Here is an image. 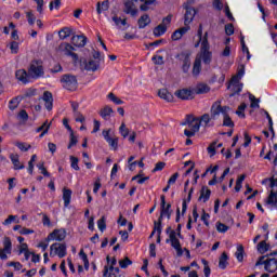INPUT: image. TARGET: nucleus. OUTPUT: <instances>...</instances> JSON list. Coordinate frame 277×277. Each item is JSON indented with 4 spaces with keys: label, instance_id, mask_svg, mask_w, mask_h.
I'll use <instances>...</instances> for the list:
<instances>
[{
    "label": "nucleus",
    "instance_id": "obj_39",
    "mask_svg": "<svg viewBox=\"0 0 277 277\" xmlns=\"http://www.w3.org/2000/svg\"><path fill=\"white\" fill-rule=\"evenodd\" d=\"M14 146H16V148H18L22 153H27L31 149V145L25 142H15Z\"/></svg>",
    "mask_w": 277,
    "mask_h": 277
},
{
    "label": "nucleus",
    "instance_id": "obj_24",
    "mask_svg": "<svg viewBox=\"0 0 277 277\" xmlns=\"http://www.w3.org/2000/svg\"><path fill=\"white\" fill-rule=\"evenodd\" d=\"M193 77H198L202 72V58L196 57L193 64Z\"/></svg>",
    "mask_w": 277,
    "mask_h": 277
},
{
    "label": "nucleus",
    "instance_id": "obj_37",
    "mask_svg": "<svg viewBox=\"0 0 277 277\" xmlns=\"http://www.w3.org/2000/svg\"><path fill=\"white\" fill-rule=\"evenodd\" d=\"M241 78H239L238 76H234L230 81L229 84L232 85H237L238 87V91L237 92H242L243 91V83L240 82Z\"/></svg>",
    "mask_w": 277,
    "mask_h": 277
},
{
    "label": "nucleus",
    "instance_id": "obj_4",
    "mask_svg": "<svg viewBox=\"0 0 277 277\" xmlns=\"http://www.w3.org/2000/svg\"><path fill=\"white\" fill-rule=\"evenodd\" d=\"M175 60L182 63V71L187 75L189 68H192V50H183L175 55Z\"/></svg>",
    "mask_w": 277,
    "mask_h": 277
},
{
    "label": "nucleus",
    "instance_id": "obj_28",
    "mask_svg": "<svg viewBox=\"0 0 277 277\" xmlns=\"http://www.w3.org/2000/svg\"><path fill=\"white\" fill-rule=\"evenodd\" d=\"M151 23L150 15L148 14H143L138 19H137V25L138 29H146L148 25Z\"/></svg>",
    "mask_w": 277,
    "mask_h": 277
},
{
    "label": "nucleus",
    "instance_id": "obj_30",
    "mask_svg": "<svg viewBox=\"0 0 277 277\" xmlns=\"http://www.w3.org/2000/svg\"><path fill=\"white\" fill-rule=\"evenodd\" d=\"M166 31H168V26H166V24H160L154 28L153 34L155 38H161V36L166 34Z\"/></svg>",
    "mask_w": 277,
    "mask_h": 277
},
{
    "label": "nucleus",
    "instance_id": "obj_21",
    "mask_svg": "<svg viewBox=\"0 0 277 277\" xmlns=\"http://www.w3.org/2000/svg\"><path fill=\"white\" fill-rule=\"evenodd\" d=\"M211 198V189L208 186H202L200 189V196L198 198L199 202H209Z\"/></svg>",
    "mask_w": 277,
    "mask_h": 277
},
{
    "label": "nucleus",
    "instance_id": "obj_58",
    "mask_svg": "<svg viewBox=\"0 0 277 277\" xmlns=\"http://www.w3.org/2000/svg\"><path fill=\"white\" fill-rule=\"evenodd\" d=\"M119 133L124 138L129 137V130L127 128V124L121 123V126L119 127Z\"/></svg>",
    "mask_w": 277,
    "mask_h": 277
},
{
    "label": "nucleus",
    "instance_id": "obj_57",
    "mask_svg": "<svg viewBox=\"0 0 277 277\" xmlns=\"http://www.w3.org/2000/svg\"><path fill=\"white\" fill-rule=\"evenodd\" d=\"M70 140H69V144L67 146L68 150H70V148H72V146H77L79 140H77V136H75V132H71L69 135Z\"/></svg>",
    "mask_w": 277,
    "mask_h": 277
},
{
    "label": "nucleus",
    "instance_id": "obj_7",
    "mask_svg": "<svg viewBox=\"0 0 277 277\" xmlns=\"http://www.w3.org/2000/svg\"><path fill=\"white\" fill-rule=\"evenodd\" d=\"M67 253L66 243L54 242L50 246V256H58V259H64Z\"/></svg>",
    "mask_w": 277,
    "mask_h": 277
},
{
    "label": "nucleus",
    "instance_id": "obj_41",
    "mask_svg": "<svg viewBox=\"0 0 277 277\" xmlns=\"http://www.w3.org/2000/svg\"><path fill=\"white\" fill-rule=\"evenodd\" d=\"M269 251V243H267L266 240L261 241L260 243H258V252H260V254H265V252Z\"/></svg>",
    "mask_w": 277,
    "mask_h": 277
},
{
    "label": "nucleus",
    "instance_id": "obj_45",
    "mask_svg": "<svg viewBox=\"0 0 277 277\" xmlns=\"http://www.w3.org/2000/svg\"><path fill=\"white\" fill-rule=\"evenodd\" d=\"M227 90H230V92H232V93L229 94V98H233V97H235V96L241 94V92H238L239 87H237V84H230V83H228Z\"/></svg>",
    "mask_w": 277,
    "mask_h": 277
},
{
    "label": "nucleus",
    "instance_id": "obj_35",
    "mask_svg": "<svg viewBox=\"0 0 277 277\" xmlns=\"http://www.w3.org/2000/svg\"><path fill=\"white\" fill-rule=\"evenodd\" d=\"M71 35L72 29H70L69 27H64L58 31V38L61 40H66V38H70Z\"/></svg>",
    "mask_w": 277,
    "mask_h": 277
},
{
    "label": "nucleus",
    "instance_id": "obj_3",
    "mask_svg": "<svg viewBox=\"0 0 277 277\" xmlns=\"http://www.w3.org/2000/svg\"><path fill=\"white\" fill-rule=\"evenodd\" d=\"M211 45L209 44V32H205L203 40L201 43V60L206 66L211 64V60H213V53L210 51Z\"/></svg>",
    "mask_w": 277,
    "mask_h": 277
},
{
    "label": "nucleus",
    "instance_id": "obj_61",
    "mask_svg": "<svg viewBox=\"0 0 277 277\" xmlns=\"http://www.w3.org/2000/svg\"><path fill=\"white\" fill-rule=\"evenodd\" d=\"M267 255H262L259 258V260L255 263V266L259 267V265H264V269H267Z\"/></svg>",
    "mask_w": 277,
    "mask_h": 277
},
{
    "label": "nucleus",
    "instance_id": "obj_27",
    "mask_svg": "<svg viewBox=\"0 0 277 277\" xmlns=\"http://www.w3.org/2000/svg\"><path fill=\"white\" fill-rule=\"evenodd\" d=\"M11 162L13 163V170H25V164H21V159L18 154L10 155Z\"/></svg>",
    "mask_w": 277,
    "mask_h": 277
},
{
    "label": "nucleus",
    "instance_id": "obj_53",
    "mask_svg": "<svg viewBox=\"0 0 277 277\" xmlns=\"http://www.w3.org/2000/svg\"><path fill=\"white\" fill-rule=\"evenodd\" d=\"M97 228L98 230H101V233H105V230L107 229V223H106L105 216H102L97 221Z\"/></svg>",
    "mask_w": 277,
    "mask_h": 277
},
{
    "label": "nucleus",
    "instance_id": "obj_46",
    "mask_svg": "<svg viewBox=\"0 0 277 277\" xmlns=\"http://www.w3.org/2000/svg\"><path fill=\"white\" fill-rule=\"evenodd\" d=\"M79 256L84 263V269L88 272V269H90V260H88V254H85V251H83V249L80 250Z\"/></svg>",
    "mask_w": 277,
    "mask_h": 277
},
{
    "label": "nucleus",
    "instance_id": "obj_5",
    "mask_svg": "<svg viewBox=\"0 0 277 277\" xmlns=\"http://www.w3.org/2000/svg\"><path fill=\"white\" fill-rule=\"evenodd\" d=\"M196 0H188L183 3L182 8L185 10L184 13V25H192L194 23V18H196V14H198V11L196 8L192 6Z\"/></svg>",
    "mask_w": 277,
    "mask_h": 277
},
{
    "label": "nucleus",
    "instance_id": "obj_13",
    "mask_svg": "<svg viewBox=\"0 0 277 277\" xmlns=\"http://www.w3.org/2000/svg\"><path fill=\"white\" fill-rule=\"evenodd\" d=\"M111 133V130H103L102 135L107 142V144L110 146L113 150H118V137H111L109 134Z\"/></svg>",
    "mask_w": 277,
    "mask_h": 277
},
{
    "label": "nucleus",
    "instance_id": "obj_6",
    "mask_svg": "<svg viewBox=\"0 0 277 277\" xmlns=\"http://www.w3.org/2000/svg\"><path fill=\"white\" fill-rule=\"evenodd\" d=\"M61 83L64 90H68L69 92H75L77 90L79 82L77 81V76L65 74L61 77Z\"/></svg>",
    "mask_w": 277,
    "mask_h": 277
},
{
    "label": "nucleus",
    "instance_id": "obj_36",
    "mask_svg": "<svg viewBox=\"0 0 277 277\" xmlns=\"http://www.w3.org/2000/svg\"><path fill=\"white\" fill-rule=\"evenodd\" d=\"M111 114H114V108L109 106H105L100 110V116L103 118V120H107Z\"/></svg>",
    "mask_w": 277,
    "mask_h": 277
},
{
    "label": "nucleus",
    "instance_id": "obj_62",
    "mask_svg": "<svg viewBox=\"0 0 277 277\" xmlns=\"http://www.w3.org/2000/svg\"><path fill=\"white\" fill-rule=\"evenodd\" d=\"M249 100L251 101L250 107H251L252 109H256V108L260 107V105H259V100H256V97H255L254 95L249 94Z\"/></svg>",
    "mask_w": 277,
    "mask_h": 277
},
{
    "label": "nucleus",
    "instance_id": "obj_44",
    "mask_svg": "<svg viewBox=\"0 0 277 277\" xmlns=\"http://www.w3.org/2000/svg\"><path fill=\"white\" fill-rule=\"evenodd\" d=\"M69 161H70V168H72V170H76V172H79V170H81V168L79 167V158L75 156H70Z\"/></svg>",
    "mask_w": 277,
    "mask_h": 277
},
{
    "label": "nucleus",
    "instance_id": "obj_19",
    "mask_svg": "<svg viewBox=\"0 0 277 277\" xmlns=\"http://www.w3.org/2000/svg\"><path fill=\"white\" fill-rule=\"evenodd\" d=\"M194 94H209L211 92V87L207 83H198L195 88H193Z\"/></svg>",
    "mask_w": 277,
    "mask_h": 277
},
{
    "label": "nucleus",
    "instance_id": "obj_33",
    "mask_svg": "<svg viewBox=\"0 0 277 277\" xmlns=\"http://www.w3.org/2000/svg\"><path fill=\"white\" fill-rule=\"evenodd\" d=\"M219 267L220 269H226L228 267V254L223 252L219 259Z\"/></svg>",
    "mask_w": 277,
    "mask_h": 277
},
{
    "label": "nucleus",
    "instance_id": "obj_10",
    "mask_svg": "<svg viewBox=\"0 0 277 277\" xmlns=\"http://www.w3.org/2000/svg\"><path fill=\"white\" fill-rule=\"evenodd\" d=\"M175 96H177L181 101H194V98H196L194 89L187 88L175 91Z\"/></svg>",
    "mask_w": 277,
    "mask_h": 277
},
{
    "label": "nucleus",
    "instance_id": "obj_20",
    "mask_svg": "<svg viewBox=\"0 0 277 277\" xmlns=\"http://www.w3.org/2000/svg\"><path fill=\"white\" fill-rule=\"evenodd\" d=\"M100 66H101V61H94V60H90L89 62L85 61L84 70L96 72Z\"/></svg>",
    "mask_w": 277,
    "mask_h": 277
},
{
    "label": "nucleus",
    "instance_id": "obj_50",
    "mask_svg": "<svg viewBox=\"0 0 277 277\" xmlns=\"http://www.w3.org/2000/svg\"><path fill=\"white\" fill-rule=\"evenodd\" d=\"M107 98L110 100L115 105H124V101L120 100L114 93H108Z\"/></svg>",
    "mask_w": 277,
    "mask_h": 277
},
{
    "label": "nucleus",
    "instance_id": "obj_59",
    "mask_svg": "<svg viewBox=\"0 0 277 277\" xmlns=\"http://www.w3.org/2000/svg\"><path fill=\"white\" fill-rule=\"evenodd\" d=\"M199 120H200V124H202V122H203L206 124V127H207V124H209V122H211V120H213V118H211V113H210V115L209 114H203L199 118Z\"/></svg>",
    "mask_w": 277,
    "mask_h": 277
},
{
    "label": "nucleus",
    "instance_id": "obj_49",
    "mask_svg": "<svg viewBox=\"0 0 277 277\" xmlns=\"http://www.w3.org/2000/svg\"><path fill=\"white\" fill-rule=\"evenodd\" d=\"M240 44H241L242 53H246L247 60H250L251 55H250V50L248 49V45H246V37L243 36L240 37Z\"/></svg>",
    "mask_w": 277,
    "mask_h": 277
},
{
    "label": "nucleus",
    "instance_id": "obj_12",
    "mask_svg": "<svg viewBox=\"0 0 277 277\" xmlns=\"http://www.w3.org/2000/svg\"><path fill=\"white\" fill-rule=\"evenodd\" d=\"M66 239V229H54L47 237V241H64Z\"/></svg>",
    "mask_w": 277,
    "mask_h": 277
},
{
    "label": "nucleus",
    "instance_id": "obj_2",
    "mask_svg": "<svg viewBox=\"0 0 277 277\" xmlns=\"http://www.w3.org/2000/svg\"><path fill=\"white\" fill-rule=\"evenodd\" d=\"M27 70L31 81H38L44 77V66L40 60H32Z\"/></svg>",
    "mask_w": 277,
    "mask_h": 277
},
{
    "label": "nucleus",
    "instance_id": "obj_31",
    "mask_svg": "<svg viewBox=\"0 0 277 277\" xmlns=\"http://www.w3.org/2000/svg\"><path fill=\"white\" fill-rule=\"evenodd\" d=\"M192 196H194V187L189 189L187 198L182 202V215L187 213V202H192Z\"/></svg>",
    "mask_w": 277,
    "mask_h": 277
},
{
    "label": "nucleus",
    "instance_id": "obj_64",
    "mask_svg": "<svg viewBox=\"0 0 277 277\" xmlns=\"http://www.w3.org/2000/svg\"><path fill=\"white\" fill-rule=\"evenodd\" d=\"M225 34L226 36H233L235 34V26L233 24L225 25Z\"/></svg>",
    "mask_w": 277,
    "mask_h": 277
},
{
    "label": "nucleus",
    "instance_id": "obj_11",
    "mask_svg": "<svg viewBox=\"0 0 277 277\" xmlns=\"http://www.w3.org/2000/svg\"><path fill=\"white\" fill-rule=\"evenodd\" d=\"M60 51H63L67 57H72L74 62H79V55L72 51H75V47L70 43H61L58 47Z\"/></svg>",
    "mask_w": 277,
    "mask_h": 277
},
{
    "label": "nucleus",
    "instance_id": "obj_23",
    "mask_svg": "<svg viewBox=\"0 0 277 277\" xmlns=\"http://www.w3.org/2000/svg\"><path fill=\"white\" fill-rule=\"evenodd\" d=\"M72 200V190L70 188H63V201L64 207L67 209V207L70 206V201Z\"/></svg>",
    "mask_w": 277,
    "mask_h": 277
},
{
    "label": "nucleus",
    "instance_id": "obj_40",
    "mask_svg": "<svg viewBox=\"0 0 277 277\" xmlns=\"http://www.w3.org/2000/svg\"><path fill=\"white\" fill-rule=\"evenodd\" d=\"M150 5H157V0H146L145 3L140 5L141 12H148Z\"/></svg>",
    "mask_w": 277,
    "mask_h": 277
},
{
    "label": "nucleus",
    "instance_id": "obj_42",
    "mask_svg": "<svg viewBox=\"0 0 277 277\" xmlns=\"http://www.w3.org/2000/svg\"><path fill=\"white\" fill-rule=\"evenodd\" d=\"M38 94V89H34V88H29L26 89L25 92L22 95V100L23 98H31L32 96H36Z\"/></svg>",
    "mask_w": 277,
    "mask_h": 277
},
{
    "label": "nucleus",
    "instance_id": "obj_22",
    "mask_svg": "<svg viewBox=\"0 0 277 277\" xmlns=\"http://www.w3.org/2000/svg\"><path fill=\"white\" fill-rule=\"evenodd\" d=\"M158 96L163 101H167V103L174 102V95L170 91H168V89H160L158 91Z\"/></svg>",
    "mask_w": 277,
    "mask_h": 277
},
{
    "label": "nucleus",
    "instance_id": "obj_56",
    "mask_svg": "<svg viewBox=\"0 0 277 277\" xmlns=\"http://www.w3.org/2000/svg\"><path fill=\"white\" fill-rule=\"evenodd\" d=\"M26 18L28 21V25H30L31 27H34V25H36V15H34V12L28 11L26 13Z\"/></svg>",
    "mask_w": 277,
    "mask_h": 277
},
{
    "label": "nucleus",
    "instance_id": "obj_63",
    "mask_svg": "<svg viewBox=\"0 0 277 277\" xmlns=\"http://www.w3.org/2000/svg\"><path fill=\"white\" fill-rule=\"evenodd\" d=\"M10 49H11V53H12L13 55H16V53H18V49H19L18 42L12 41V42L10 43Z\"/></svg>",
    "mask_w": 277,
    "mask_h": 277
},
{
    "label": "nucleus",
    "instance_id": "obj_15",
    "mask_svg": "<svg viewBox=\"0 0 277 277\" xmlns=\"http://www.w3.org/2000/svg\"><path fill=\"white\" fill-rule=\"evenodd\" d=\"M200 129V118L195 117L194 115H186L184 121L181 122L182 127H194V124H198Z\"/></svg>",
    "mask_w": 277,
    "mask_h": 277
},
{
    "label": "nucleus",
    "instance_id": "obj_1",
    "mask_svg": "<svg viewBox=\"0 0 277 277\" xmlns=\"http://www.w3.org/2000/svg\"><path fill=\"white\" fill-rule=\"evenodd\" d=\"M228 111H230V106H222V101L220 100L214 102L210 108L212 120H217V118H220V114H222L223 127H229V129H233L235 127V122H233Z\"/></svg>",
    "mask_w": 277,
    "mask_h": 277
},
{
    "label": "nucleus",
    "instance_id": "obj_25",
    "mask_svg": "<svg viewBox=\"0 0 277 277\" xmlns=\"http://www.w3.org/2000/svg\"><path fill=\"white\" fill-rule=\"evenodd\" d=\"M117 274H120V267L107 266V265L104 266L103 277L117 276Z\"/></svg>",
    "mask_w": 277,
    "mask_h": 277
},
{
    "label": "nucleus",
    "instance_id": "obj_14",
    "mask_svg": "<svg viewBox=\"0 0 277 277\" xmlns=\"http://www.w3.org/2000/svg\"><path fill=\"white\" fill-rule=\"evenodd\" d=\"M71 43L78 49H83L88 44V37L85 35H75L71 37Z\"/></svg>",
    "mask_w": 277,
    "mask_h": 277
},
{
    "label": "nucleus",
    "instance_id": "obj_38",
    "mask_svg": "<svg viewBox=\"0 0 277 277\" xmlns=\"http://www.w3.org/2000/svg\"><path fill=\"white\" fill-rule=\"evenodd\" d=\"M21 101H23V98L18 96L11 98L9 102V109L11 111H14V109H16L18 105H21Z\"/></svg>",
    "mask_w": 277,
    "mask_h": 277
},
{
    "label": "nucleus",
    "instance_id": "obj_9",
    "mask_svg": "<svg viewBox=\"0 0 277 277\" xmlns=\"http://www.w3.org/2000/svg\"><path fill=\"white\" fill-rule=\"evenodd\" d=\"M15 79L23 85H29V83H34L31 77L29 76L28 69H17L15 71Z\"/></svg>",
    "mask_w": 277,
    "mask_h": 277
},
{
    "label": "nucleus",
    "instance_id": "obj_55",
    "mask_svg": "<svg viewBox=\"0 0 277 277\" xmlns=\"http://www.w3.org/2000/svg\"><path fill=\"white\" fill-rule=\"evenodd\" d=\"M151 62H154L156 66H163V64H166V61H163V56L161 55H154Z\"/></svg>",
    "mask_w": 277,
    "mask_h": 277
},
{
    "label": "nucleus",
    "instance_id": "obj_47",
    "mask_svg": "<svg viewBox=\"0 0 277 277\" xmlns=\"http://www.w3.org/2000/svg\"><path fill=\"white\" fill-rule=\"evenodd\" d=\"M267 205L277 206V192L272 190L267 198Z\"/></svg>",
    "mask_w": 277,
    "mask_h": 277
},
{
    "label": "nucleus",
    "instance_id": "obj_17",
    "mask_svg": "<svg viewBox=\"0 0 277 277\" xmlns=\"http://www.w3.org/2000/svg\"><path fill=\"white\" fill-rule=\"evenodd\" d=\"M160 213H162V215L172 213V203L166 202V195L160 196Z\"/></svg>",
    "mask_w": 277,
    "mask_h": 277
},
{
    "label": "nucleus",
    "instance_id": "obj_8",
    "mask_svg": "<svg viewBox=\"0 0 277 277\" xmlns=\"http://www.w3.org/2000/svg\"><path fill=\"white\" fill-rule=\"evenodd\" d=\"M166 243H171V248L176 250V255L183 256V248L181 247V240L176 237V232L170 233V239H166Z\"/></svg>",
    "mask_w": 277,
    "mask_h": 277
},
{
    "label": "nucleus",
    "instance_id": "obj_60",
    "mask_svg": "<svg viewBox=\"0 0 277 277\" xmlns=\"http://www.w3.org/2000/svg\"><path fill=\"white\" fill-rule=\"evenodd\" d=\"M228 225H226V224H224V223H222V222H217L216 223V230H217V233H226L227 230H228Z\"/></svg>",
    "mask_w": 277,
    "mask_h": 277
},
{
    "label": "nucleus",
    "instance_id": "obj_48",
    "mask_svg": "<svg viewBox=\"0 0 277 277\" xmlns=\"http://www.w3.org/2000/svg\"><path fill=\"white\" fill-rule=\"evenodd\" d=\"M248 107V105L246 103H241L238 106V110H236V116H238V118H246V108Z\"/></svg>",
    "mask_w": 277,
    "mask_h": 277
},
{
    "label": "nucleus",
    "instance_id": "obj_26",
    "mask_svg": "<svg viewBox=\"0 0 277 277\" xmlns=\"http://www.w3.org/2000/svg\"><path fill=\"white\" fill-rule=\"evenodd\" d=\"M267 268H264L268 274H274L277 272V259L276 258H267L266 259Z\"/></svg>",
    "mask_w": 277,
    "mask_h": 277
},
{
    "label": "nucleus",
    "instance_id": "obj_29",
    "mask_svg": "<svg viewBox=\"0 0 277 277\" xmlns=\"http://www.w3.org/2000/svg\"><path fill=\"white\" fill-rule=\"evenodd\" d=\"M190 130L185 129L184 135L188 138L194 137L198 131H200V122L194 123L193 127H188Z\"/></svg>",
    "mask_w": 277,
    "mask_h": 277
},
{
    "label": "nucleus",
    "instance_id": "obj_52",
    "mask_svg": "<svg viewBox=\"0 0 277 277\" xmlns=\"http://www.w3.org/2000/svg\"><path fill=\"white\" fill-rule=\"evenodd\" d=\"M201 263L203 265L205 277H211V267H209V261L202 259Z\"/></svg>",
    "mask_w": 277,
    "mask_h": 277
},
{
    "label": "nucleus",
    "instance_id": "obj_43",
    "mask_svg": "<svg viewBox=\"0 0 277 277\" xmlns=\"http://www.w3.org/2000/svg\"><path fill=\"white\" fill-rule=\"evenodd\" d=\"M245 253H246V251H245L242 245H239V246L237 247V251H236V253H235V256H236L238 263H243V254H245Z\"/></svg>",
    "mask_w": 277,
    "mask_h": 277
},
{
    "label": "nucleus",
    "instance_id": "obj_18",
    "mask_svg": "<svg viewBox=\"0 0 277 277\" xmlns=\"http://www.w3.org/2000/svg\"><path fill=\"white\" fill-rule=\"evenodd\" d=\"M124 5V14H130L131 16L135 17L137 16V9H135V3L133 1L128 0L123 3Z\"/></svg>",
    "mask_w": 277,
    "mask_h": 277
},
{
    "label": "nucleus",
    "instance_id": "obj_54",
    "mask_svg": "<svg viewBox=\"0 0 277 277\" xmlns=\"http://www.w3.org/2000/svg\"><path fill=\"white\" fill-rule=\"evenodd\" d=\"M61 8H62L61 0L51 1L49 4L50 12H53V10H60Z\"/></svg>",
    "mask_w": 277,
    "mask_h": 277
},
{
    "label": "nucleus",
    "instance_id": "obj_32",
    "mask_svg": "<svg viewBox=\"0 0 277 277\" xmlns=\"http://www.w3.org/2000/svg\"><path fill=\"white\" fill-rule=\"evenodd\" d=\"M107 10H109V0H104L103 2L96 3L97 14H103V12H107Z\"/></svg>",
    "mask_w": 277,
    "mask_h": 277
},
{
    "label": "nucleus",
    "instance_id": "obj_34",
    "mask_svg": "<svg viewBox=\"0 0 277 277\" xmlns=\"http://www.w3.org/2000/svg\"><path fill=\"white\" fill-rule=\"evenodd\" d=\"M3 249L8 254H12V239L8 236L3 238Z\"/></svg>",
    "mask_w": 277,
    "mask_h": 277
},
{
    "label": "nucleus",
    "instance_id": "obj_51",
    "mask_svg": "<svg viewBox=\"0 0 277 277\" xmlns=\"http://www.w3.org/2000/svg\"><path fill=\"white\" fill-rule=\"evenodd\" d=\"M129 265H133V261H131L129 256H126L123 260L119 261V267H121V269H127Z\"/></svg>",
    "mask_w": 277,
    "mask_h": 277
},
{
    "label": "nucleus",
    "instance_id": "obj_16",
    "mask_svg": "<svg viewBox=\"0 0 277 277\" xmlns=\"http://www.w3.org/2000/svg\"><path fill=\"white\" fill-rule=\"evenodd\" d=\"M42 101H44V107L48 111L53 109V93L51 91H45L42 96Z\"/></svg>",
    "mask_w": 277,
    "mask_h": 277
}]
</instances>
